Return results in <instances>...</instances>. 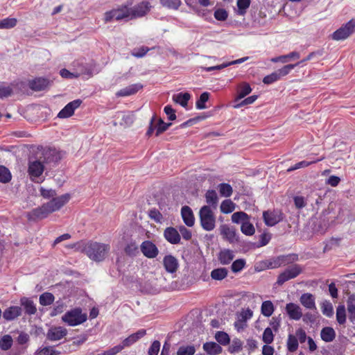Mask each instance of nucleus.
Masks as SVG:
<instances>
[{"instance_id": "35", "label": "nucleus", "mask_w": 355, "mask_h": 355, "mask_svg": "<svg viewBox=\"0 0 355 355\" xmlns=\"http://www.w3.org/2000/svg\"><path fill=\"white\" fill-rule=\"evenodd\" d=\"M181 215L184 222H194L192 209L189 206L185 205L182 207Z\"/></svg>"}, {"instance_id": "33", "label": "nucleus", "mask_w": 355, "mask_h": 355, "mask_svg": "<svg viewBox=\"0 0 355 355\" xmlns=\"http://www.w3.org/2000/svg\"><path fill=\"white\" fill-rule=\"evenodd\" d=\"M275 310L272 302L270 300L264 301L261 307V313L266 317L272 315Z\"/></svg>"}, {"instance_id": "7", "label": "nucleus", "mask_w": 355, "mask_h": 355, "mask_svg": "<svg viewBox=\"0 0 355 355\" xmlns=\"http://www.w3.org/2000/svg\"><path fill=\"white\" fill-rule=\"evenodd\" d=\"M355 32V19L349 20L345 25L333 33L331 37L334 40H344Z\"/></svg>"}, {"instance_id": "11", "label": "nucleus", "mask_w": 355, "mask_h": 355, "mask_svg": "<svg viewBox=\"0 0 355 355\" xmlns=\"http://www.w3.org/2000/svg\"><path fill=\"white\" fill-rule=\"evenodd\" d=\"M82 103V101L76 99L67 103L58 113V116L60 119H65L71 116L74 114L75 110L78 108Z\"/></svg>"}, {"instance_id": "29", "label": "nucleus", "mask_w": 355, "mask_h": 355, "mask_svg": "<svg viewBox=\"0 0 355 355\" xmlns=\"http://www.w3.org/2000/svg\"><path fill=\"white\" fill-rule=\"evenodd\" d=\"M173 101L180 104L183 107H187L188 102L191 98V94L188 92H180L173 96Z\"/></svg>"}, {"instance_id": "59", "label": "nucleus", "mask_w": 355, "mask_h": 355, "mask_svg": "<svg viewBox=\"0 0 355 355\" xmlns=\"http://www.w3.org/2000/svg\"><path fill=\"white\" fill-rule=\"evenodd\" d=\"M245 266V261L243 259H239L235 260L232 266L231 269L232 272L236 273L240 272Z\"/></svg>"}, {"instance_id": "31", "label": "nucleus", "mask_w": 355, "mask_h": 355, "mask_svg": "<svg viewBox=\"0 0 355 355\" xmlns=\"http://www.w3.org/2000/svg\"><path fill=\"white\" fill-rule=\"evenodd\" d=\"M220 234L225 239L228 240L231 243L236 240L235 230L233 227H230L227 225H223L220 226Z\"/></svg>"}, {"instance_id": "49", "label": "nucleus", "mask_w": 355, "mask_h": 355, "mask_svg": "<svg viewBox=\"0 0 355 355\" xmlns=\"http://www.w3.org/2000/svg\"><path fill=\"white\" fill-rule=\"evenodd\" d=\"M54 299V295L52 293L46 292L40 296V303L42 306H48L53 302Z\"/></svg>"}, {"instance_id": "6", "label": "nucleus", "mask_w": 355, "mask_h": 355, "mask_svg": "<svg viewBox=\"0 0 355 355\" xmlns=\"http://www.w3.org/2000/svg\"><path fill=\"white\" fill-rule=\"evenodd\" d=\"M302 272V268L298 264L292 265L285 269L284 272L280 273L277 277L276 284L282 286L286 282L294 279Z\"/></svg>"}, {"instance_id": "63", "label": "nucleus", "mask_w": 355, "mask_h": 355, "mask_svg": "<svg viewBox=\"0 0 355 355\" xmlns=\"http://www.w3.org/2000/svg\"><path fill=\"white\" fill-rule=\"evenodd\" d=\"M241 229L242 232L248 236L253 235L255 232L252 223H241Z\"/></svg>"}, {"instance_id": "40", "label": "nucleus", "mask_w": 355, "mask_h": 355, "mask_svg": "<svg viewBox=\"0 0 355 355\" xmlns=\"http://www.w3.org/2000/svg\"><path fill=\"white\" fill-rule=\"evenodd\" d=\"M250 0H237L236 5L238 7L237 14L243 16L245 15L248 8L250 6Z\"/></svg>"}, {"instance_id": "15", "label": "nucleus", "mask_w": 355, "mask_h": 355, "mask_svg": "<svg viewBox=\"0 0 355 355\" xmlns=\"http://www.w3.org/2000/svg\"><path fill=\"white\" fill-rule=\"evenodd\" d=\"M165 270L169 273H174L178 270L179 263L178 259L171 254L166 255L163 259Z\"/></svg>"}, {"instance_id": "17", "label": "nucleus", "mask_w": 355, "mask_h": 355, "mask_svg": "<svg viewBox=\"0 0 355 355\" xmlns=\"http://www.w3.org/2000/svg\"><path fill=\"white\" fill-rule=\"evenodd\" d=\"M22 313L21 306H11L3 312V317L7 321H11L20 316Z\"/></svg>"}, {"instance_id": "26", "label": "nucleus", "mask_w": 355, "mask_h": 355, "mask_svg": "<svg viewBox=\"0 0 355 355\" xmlns=\"http://www.w3.org/2000/svg\"><path fill=\"white\" fill-rule=\"evenodd\" d=\"M203 349L209 355L221 354L223 348L215 342H207L203 344Z\"/></svg>"}, {"instance_id": "16", "label": "nucleus", "mask_w": 355, "mask_h": 355, "mask_svg": "<svg viewBox=\"0 0 355 355\" xmlns=\"http://www.w3.org/2000/svg\"><path fill=\"white\" fill-rule=\"evenodd\" d=\"M286 311L291 319L298 320L302 316V309L299 305L294 303H288L286 306Z\"/></svg>"}, {"instance_id": "30", "label": "nucleus", "mask_w": 355, "mask_h": 355, "mask_svg": "<svg viewBox=\"0 0 355 355\" xmlns=\"http://www.w3.org/2000/svg\"><path fill=\"white\" fill-rule=\"evenodd\" d=\"M233 251L227 249L223 250L218 254V260L223 265L229 264L234 259Z\"/></svg>"}, {"instance_id": "23", "label": "nucleus", "mask_w": 355, "mask_h": 355, "mask_svg": "<svg viewBox=\"0 0 355 355\" xmlns=\"http://www.w3.org/2000/svg\"><path fill=\"white\" fill-rule=\"evenodd\" d=\"M199 215L200 222H215L214 213L209 206L202 207Z\"/></svg>"}, {"instance_id": "43", "label": "nucleus", "mask_w": 355, "mask_h": 355, "mask_svg": "<svg viewBox=\"0 0 355 355\" xmlns=\"http://www.w3.org/2000/svg\"><path fill=\"white\" fill-rule=\"evenodd\" d=\"M219 193L222 196L230 197L233 193L232 187L227 183H220L218 186Z\"/></svg>"}, {"instance_id": "1", "label": "nucleus", "mask_w": 355, "mask_h": 355, "mask_svg": "<svg viewBox=\"0 0 355 355\" xmlns=\"http://www.w3.org/2000/svg\"><path fill=\"white\" fill-rule=\"evenodd\" d=\"M70 200V195L65 193L58 197H53L49 202L42 205L41 207L32 210L29 213V218L32 220H42L45 218L49 214L59 210Z\"/></svg>"}, {"instance_id": "50", "label": "nucleus", "mask_w": 355, "mask_h": 355, "mask_svg": "<svg viewBox=\"0 0 355 355\" xmlns=\"http://www.w3.org/2000/svg\"><path fill=\"white\" fill-rule=\"evenodd\" d=\"M322 159H323V157L320 158V159H318L314 160V161H311V162H307V161L303 160V161H301V162H299L296 163L293 166H291L287 171L288 172H290V171H295V170H297V169H299V168H301L307 167V166H310L311 164L316 163V162H318L319 161H321Z\"/></svg>"}, {"instance_id": "20", "label": "nucleus", "mask_w": 355, "mask_h": 355, "mask_svg": "<svg viewBox=\"0 0 355 355\" xmlns=\"http://www.w3.org/2000/svg\"><path fill=\"white\" fill-rule=\"evenodd\" d=\"M165 239L171 244H178L180 241V235L174 227H167L164 230Z\"/></svg>"}, {"instance_id": "42", "label": "nucleus", "mask_w": 355, "mask_h": 355, "mask_svg": "<svg viewBox=\"0 0 355 355\" xmlns=\"http://www.w3.org/2000/svg\"><path fill=\"white\" fill-rule=\"evenodd\" d=\"M196 352L194 345H181L177 351V355H194Z\"/></svg>"}, {"instance_id": "51", "label": "nucleus", "mask_w": 355, "mask_h": 355, "mask_svg": "<svg viewBox=\"0 0 355 355\" xmlns=\"http://www.w3.org/2000/svg\"><path fill=\"white\" fill-rule=\"evenodd\" d=\"M12 175L10 171L4 166H0V182L8 183L11 180Z\"/></svg>"}, {"instance_id": "55", "label": "nucleus", "mask_w": 355, "mask_h": 355, "mask_svg": "<svg viewBox=\"0 0 355 355\" xmlns=\"http://www.w3.org/2000/svg\"><path fill=\"white\" fill-rule=\"evenodd\" d=\"M295 67H297V64H289L277 70L276 71L279 76V79H282L283 77L287 76Z\"/></svg>"}, {"instance_id": "38", "label": "nucleus", "mask_w": 355, "mask_h": 355, "mask_svg": "<svg viewBox=\"0 0 355 355\" xmlns=\"http://www.w3.org/2000/svg\"><path fill=\"white\" fill-rule=\"evenodd\" d=\"M235 203L233 202L231 200H225L220 204V211L224 214H230L232 213L235 209Z\"/></svg>"}, {"instance_id": "56", "label": "nucleus", "mask_w": 355, "mask_h": 355, "mask_svg": "<svg viewBox=\"0 0 355 355\" xmlns=\"http://www.w3.org/2000/svg\"><path fill=\"white\" fill-rule=\"evenodd\" d=\"M12 345V337L9 335H6L0 340V347L3 350L9 349Z\"/></svg>"}, {"instance_id": "22", "label": "nucleus", "mask_w": 355, "mask_h": 355, "mask_svg": "<svg viewBox=\"0 0 355 355\" xmlns=\"http://www.w3.org/2000/svg\"><path fill=\"white\" fill-rule=\"evenodd\" d=\"M20 304L24 307L25 313L27 315H34L37 311V308L33 301L28 297H21L20 299Z\"/></svg>"}, {"instance_id": "62", "label": "nucleus", "mask_w": 355, "mask_h": 355, "mask_svg": "<svg viewBox=\"0 0 355 355\" xmlns=\"http://www.w3.org/2000/svg\"><path fill=\"white\" fill-rule=\"evenodd\" d=\"M150 51V49L147 46H141L137 49H134L132 51V55H133L135 58H142L144 57L148 51Z\"/></svg>"}, {"instance_id": "53", "label": "nucleus", "mask_w": 355, "mask_h": 355, "mask_svg": "<svg viewBox=\"0 0 355 355\" xmlns=\"http://www.w3.org/2000/svg\"><path fill=\"white\" fill-rule=\"evenodd\" d=\"M321 309L323 315L329 318L334 315V308L332 304L329 301L325 300L322 302Z\"/></svg>"}, {"instance_id": "57", "label": "nucleus", "mask_w": 355, "mask_h": 355, "mask_svg": "<svg viewBox=\"0 0 355 355\" xmlns=\"http://www.w3.org/2000/svg\"><path fill=\"white\" fill-rule=\"evenodd\" d=\"M274 340V334L272 333V331L271 328L267 327L265 329L263 336H262V340L266 344L268 345L272 343Z\"/></svg>"}, {"instance_id": "58", "label": "nucleus", "mask_w": 355, "mask_h": 355, "mask_svg": "<svg viewBox=\"0 0 355 355\" xmlns=\"http://www.w3.org/2000/svg\"><path fill=\"white\" fill-rule=\"evenodd\" d=\"M340 239L338 238H331L330 240L327 241L325 243V245L323 249V252H326L327 251L331 250L335 247H338L340 245Z\"/></svg>"}, {"instance_id": "8", "label": "nucleus", "mask_w": 355, "mask_h": 355, "mask_svg": "<svg viewBox=\"0 0 355 355\" xmlns=\"http://www.w3.org/2000/svg\"><path fill=\"white\" fill-rule=\"evenodd\" d=\"M152 6L148 1H142L135 6H130L131 19L140 18L146 15L150 10Z\"/></svg>"}, {"instance_id": "44", "label": "nucleus", "mask_w": 355, "mask_h": 355, "mask_svg": "<svg viewBox=\"0 0 355 355\" xmlns=\"http://www.w3.org/2000/svg\"><path fill=\"white\" fill-rule=\"evenodd\" d=\"M215 339L222 345H227L230 342L229 335L225 331H217L215 334Z\"/></svg>"}, {"instance_id": "18", "label": "nucleus", "mask_w": 355, "mask_h": 355, "mask_svg": "<svg viewBox=\"0 0 355 355\" xmlns=\"http://www.w3.org/2000/svg\"><path fill=\"white\" fill-rule=\"evenodd\" d=\"M146 334V331L144 329L138 330L136 333L132 334L128 338L124 339L121 345L123 346V348L130 347L139 340L140 338H143Z\"/></svg>"}, {"instance_id": "64", "label": "nucleus", "mask_w": 355, "mask_h": 355, "mask_svg": "<svg viewBox=\"0 0 355 355\" xmlns=\"http://www.w3.org/2000/svg\"><path fill=\"white\" fill-rule=\"evenodd\" d=\"M280 80L277 71H274L272 73L266 76L263 79V83L266 85L272 84L277 80Z\"/></svg>"}, {"instance_id": "37", "label": "nucleus", "mask_w": 355, "mask_h": 355, "mask_svg": "<svg viewBox=\"0 0 355 355\" xmlns=\"http://www.w3.org/2000/svg\"><path fill=\"white\" fill-rule=\"evenodd\" d=\"M228 271L225 268H219L211 272V277L215 280H222L227 276Z\"/></svg>"}, {"instance_id": "3", "label": "nucleus", "mask_w": 355, "mask_h": 355, "mask_svg": "<svg viewBox=\"0 0 355 355\" xmlns=\"http://www.w3.org/2000/svg\"><path fill=\"white\" fill-rule=\"evenodd\" d=\"M110 250V245L95 241H89L85 244L83 251L87 256L96 262L103 261Z\"/></svg>"}, {"instance_id": "61", "label": "nucleus", "mask_w": 355, "mask_h": 355, "mask_svg": "<svg viewBox=\"0 0 355 355\" xmlns=\"http://www.w3.org/2000/svg\"><path fill=\"white\" fill-rule=\"evenodd\" d=\"M161 3L168 8L177 10L180 6V0H160Z\"/></svg>"}, {"instance_id": "48", "label": "nucleus", "mask_w": 355, "mask_h": 355, "mask_svg": "<svg viewBox=\"0 0 355 355\" xmlns=\"http://www.w3.org/2000/svg\"><path fill=\"white\" fill-rule=\"evenodd\" d=\"M263 222H279L282 218L275 211H265L263 213Z\"/></svg>"}, {"instance_id": "10", "label": "nucleus", "mask_w": 355, "mask_h": 355, "mask_svg": "<svg viewBox=\"0 0 355 355\" xmlns=\"http://www.w3.org/2000/svg\"><path fill=\"white\" fill-rule=\"evenodd\" d=\"M43 164L56 163L61 159L59 151L55 148H44L41 155L38 157Z\"/></svg>"}, {"instance_id": "2", "label": "nucleus", "mask_w": 355, "mask_h": 355, "mask_svg": "<svg viewBox=\"0 0 355 355\" xmlns=\"http://www.w3.org/2000/svg\"><path fill=\"white\" fill-rule=\"evenodd\" d=\"M133 4V0H127L124 3L117 6L113 9L106 11L104 13L103 20L105 23H109L113 21H126L131 19L130 16V6Z\"/></svg>"}, {"instance_id": "28", "label": "nucleus", "mask_w": 355, "mask_h": 355, "mask_svg": "<svg viewBox=\"0 0 355 355\" xmlns=\"http://www.w3.org/2000/svg\"><path fill=\"white\" fill-rule=\"evenodd\" d=\"M320 337L326 343L332 342L336 338V331L331 327H325L320 331Z\"/></svg>"}, {"instance_id": "9", "label": "nucleus", "mask_w": 355, "mask_h": 355, "mask_svg": "<svg viewBox=\"0 0 355 355\" xmlns=\"http://www.w3.org/2000/svg\"><path fill=\"white\" fill-rule=\"evenodd\" d=\"M44 171V164L39 157L37 160L28 162V173L32 181L38 182L36 178H40Z\"/></svg>"}, {"instance_id": "36", "label": "nucleus", "mask_w": 355, "mask_h": 355, "mask_svg": "<svg viewBox=\"0 0 355 355\" xmlns=\"http://www.w3.org/2000/svg\"><path fill=\"white\" fill-rule=\"evenodd\" d=\"M15 83H12L10 85H1L0 87V98H8L13 94V87L17 85Z\"/></svg>"}, {"instance_id": "4", "label": "nucleus", "mask_w": 355, "mask_h": 355, "mask_svg": "<svg viewBox=\"0 0 355 355\" xmlns=\"http://www.w3.org/2000/svg\"><path fill=\"white\" fill-rule=\"evenodd\" d=\"M87 319V313H83L80 308L68 311L62 315V320L69 326H76L85 322Z\"/></svg>"}, {"instance_id": "34", "label": "nucleus", "mask_w": 355, "mask_h": 355, "mask_svg": "<svg viewBox=\"0 0 355 355\" xmlns=\"http://www.w3.org/2000/svg\"><path fill=\"white\" fill-rule=\"evenodd\" d=\"M336 320L339 324L346 322V309L345 305L340 304L336 309Z\"/></svg>"}, {"instance_id": "19", "label": "nucleus", "mask_w": 355, "mask_h": 355, "mask_svg": "<svg viewBox=\"0 0 355 355\" xmlns=\"http://www.w3.org/2000/svg\"><path fill=\"white\" fill-rule=\"evenodd\" d=\"M143 85L140 83L130 85L123 89H120L116 94L117 96H128L133 95L142 89Z\"/></svg>"}, {"instance_id": "12", "label": "nucleus", "mask_w": 355, "mask_h": 355, "mask_svg": "<svg viewBox=\"0 0 355 355\" xmlns=\"http://www.w3.org/2000/svg\"><path fill=\"white\" fill-rule=\"evenodd\" d=\"M141 252L149 259L155 258L159 253L157 246L150 241H144L140 246Z\"/></svg>"}, {"instance_id": "13", "label": "nucleus", "mask_w": 355, "mask_h": 355, "mask_svg": "<svg viewBox=\"0 0 355 355\" xmlns=\"http://www.w3.org/2000/svg\"><path fill=\"white\" fill-rule=\"evenodd\" d=\"M67 334V330L62 327H53L48 330L46 338L51 341L62 339Z\"/></svg>"}, {"instance_id": "25", "label": "nucleus", "mask_w": 355, "mask_h": 355, "mask_svg": "<svg viewBox=\"0 0 355 355\" xmlns=\"http://www.w3.org/2000/svg\"><path fill=\"white\" fill-rule=\"evenodd\" d=\"M301 304L309 309H316L315 297L311 293H304L300 298Z\"/></svg>"}, {"instance_id": "24", "label": "nucleus", "mask_w": 355, "mask_h": 355, "mask_svg": "<svg viewBox=\"0 0 355 355\" xmlns=\"http://www.w3.org/2000/svg\"><path fill=\"white\" fill-rule=\"evenodd\" d=\"M303 228L300 232V236L307 240L311 239L315 234V227H316L317 223H302Z\"/></svg>"}, {"instance_id": "32", "label": "nucleus", "mask_w": 355, "mask_h": 355, "mask_svg": "<svg viewBox=\"0 0 355 355\" xmlns=\"http://www.w3.org/2000/svg\"><path fill=\"white\" fill-rule=\"evenodd\" d=\"M205 200L208 205L214 207H216L218 202V198L216 191L213 189L208 190L205 193Z\"/></svg>"}, {"instance_id": "27", "label": "nucleus", "mask_w": 355, "mask_h": 355, "mask_svg": "<svg viewBox=\"0 0 355 355\" xmlns=\"http://www.w3.org/2000/svg\"><path fill=\"white\" fill-rule=\"evenodd\" d=\"M252 92L250 85L247 83H242L238 86L237 96L235 98L234 101L239 102L245 96L248 95Z\"/></svg>"}, {"instance_id": "60", "label": "nucleus", "mask_w": 355, "mask_h": 355, "mask_svg": "<svg viewBox=\"0 0 355 355\" xmlns=\"http://www.w3.org/2000/svg\"><path fill=\"white\" fill-rule=\"evenodd\" d=\"M214 17L218 21H225L228 17V12L223 8H218L214 11Z\"/></svg>"}, {"instance_id": "54", "label": "nucleus", "mask_w": 355, "mask_h": 355, "mask_svg": "<svg viewBox=\"0 0 355 355\" xmlns=\"http://www.w3.org/2000/svg\"><path fill=\"white\" fill-rule=\"evenodd\" d=\"M248 215L243 211H237L232 215V222H249Z\"/></svg>"}, {"instance_id": "14", "label": "nucleus", "mask_w": 355, "mask_h": 355, "mask_svg": "<svg viewBox=\"0 0 355 355\" xmlns=\"http://www.w3.org/2000/svg\"><path fill=\"white\" fill-rule=\"evenodd\" d=\"M49 85L50 81L49 79L41 77L31 80L28 82L30 89L35 92L44 90Z\"/></svg>"}, {"instance_id": "47", "label": "nucleus", "mask_w": 355, "mask_h": 355, "mask_svg": "<svg viewBox=\"0 0 355 355\" xmlns=\"http://www.w3.org/2000/svg\"><path fill=\"white\" fill-rule=\"evenodd\" d=\"M279 258V263L281 266H286L288 263H293L298 260V255L296 254H290L288 255H280L278 256Z\"/></svg>"}, {"instance_id": "41", "label": "nucleus", "mask_w": 355, "mask_h": 355, "mask_svg": "<svg viewBox=\"0 0 355 355\" xmlns=\"http://www.w3.org/2000/svg\"><path fill=\"white\" fill-rule=\"evenodd\" d=\"M61 354V351L55 349L54 347L49 346L37 350L35 355H60Z\"/></svg>"}, {"instance_id": "21", "label": "nucleus", "mask_w": 355, "mask_h": 355, "mask_svg": "<svg viewBox=\"0 0 355 355\" xmlns=\"http://www.w3.org/2000/svg\"><path fill=\"white\" fill-rule=\"evenodd\" d=\"M347 309L349 321L355 327V294L349 295L347 300Z\"/></svg>"}, {"instance_id": "39", "label": "nucleus", "mask_w": 355, "mask_h": 355, "mask_svg": "<svg viewBox=\"0 0 355 355\" xmlns=\"http://www.w3.org/2000/svg\"><path fill=\"white\" fill-rule=\"evenodd\" d=\"M287 349L290 352H295L299 347L298 339L293 334H289L288 336Z\"/></svg>"}, {"instance_id": "46", "label": "nucleus", "mask_w": 355, "mask_h": 355, "mask_svg": "<svg viewBox=\"0 0 355 355\" xmlns=\"http://www.w3.org/2000/svg\"><path fill=\"white\" fill-rule=\"evenodd\" d=\"M209 98V92H203L200 94L199 98L196 101V107L198 110H203L206 108L205 103L208 101Z\"/></svg>"}, {"instance_id": "5", "label": "nucleus", "mask_w": 355, "mask_h": 355, "mask_svg": "<svg viewBox=\"0 0 355 355\" xmlns=\"http://www.w3.org/2000/svg\"><path fill=\"white\" fill-rule=\"evenodd\" d=\"M171 125V123H165L162 118H157L156 114H153L150 120L146 135L150 137L155 130V135L158 137L166 131Z\"/></svg>"}, {"instance_id": "45", "label": "nucleus", "mask_w": 355, "mask_h": 355, "mask_svg": "<svg viewBox=\"0 0 355 355\" xmlns=\"http://www.w3.org/2000/svg\"><path fill=\"white\" fill-rule=\"evenodd\" d=\"M17 24L16 18L7 17L0 21V28L9 29L14 28Z\"/></svg>"}, {"instance_id": "52", "label": "nucleus", "mask_w": 355, "mask_h": 355, "mask_svg": "<svg viewBox=\"0 0 355 355\" xmlns=\"http://www.w3.org/2000/svg\"><path fill=\"white\" fill-rule=\"evenodd\" d=\"M124 251L125 254L130 257H135L139 254V248L138 245L136 244L135 242H131L128 243Z\"/></svg>"}]
</instances>
